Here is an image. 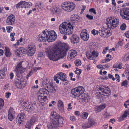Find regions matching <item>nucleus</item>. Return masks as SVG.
I'll list each match as a JSON object with an SVG mask.
<instances>
[{
  "label": "nucleus",
  "mask_w": 129,
  "mask_h": 129,
  "mask_svg": "<svg viewBox=\"0 0 129 129\" xmlns=\"http://www.w3.org/2000/svg\"><path fill=\"white\" fill-rule=\"evenodd\" d=\"M70 49L69 45L63 43L59 48L57 46H55L47 48L46 50V54L50 60L56 61L60 58H63Z\"/></svg>",
  "instance_id": "f257e3e1"
},
{
  "label": "nucleus",
  "mask_w": 129,
  "mask_h": 129,
  "mask_svg": "<svg viewBox=\"0 0 129 129\" xmlns=\"http://www.w3.org/2000/svg\"><path fill=\"white\" fill-rule=\"evenodd\" d=\"M119 20L117 18L111 17L107 18L106 23L107 27H103L99 31L93 29L91 33L94 36L98 35L99 33L100 36L102 37H108L111 34V28L113 29L117 27L119 23Z\"/></svg>",
  "instance_id": "f03ea898"
},
{
  "label": "nucleus",
  "mask_w": 129,
  "mask_h": 129,
  "mask_svg": "<svg viewBox=\"0 0 129 129\" xmlns=\"http://www.w3.org/2000/svg\"><path fill=\"white\" fill-rule=\"evenodd\" d=\"M70 21L68 23H62L59 26L60 33L64 35H70L73 33V26L77 23L79 19V16L75 14L71 16Z\"/></svg>",
  "instance_id": "7ed1b4c3"
},
{
  "label": "nucleus",
  "mask_w": 129,
  "mask_h": 129,
  "mask_svg": "<svg viewBox=\"0 0 129 129\" xmlns=\"http://www.w3.org/2000/svg\"><path fill=\"white\" fill-rule=\"evenodd\" d=\"M22 62H20L17 64L14 71L16 73V77L15 79V84L17 87L20 89L23 88L26 85L25 82L21 81L22 74L24 69L22 66Z\"/></svg>",
  "instance_id": "20e7f679"
},
{
  "label": "nucleus",
  "mask_w": 129,
  "mask_h": 129,
  "mask_svg": "<svg viewBox=\"0 0 129 129\" xmlns=\"http://www.w3.org/2000/svg\"><path fill=\"white\" fill-rule=\"evenodd\" d=\"M57 37V34L54 31H49L47 30H45L38 35L37 39L38 41L41 42L47 41L50 42L54 41Z\"/></svg>",
  "instance_id": "39448f33"
},
{
  "label": "nucleus",
  "mask_w": 129,
  "mask_h": 129,
  "mask_svg": "<svg viewBox=\"0 0 129 129\" xmlns=\"http://www.w3.org/2000/svg\"><path fill=\"white\" fill-rule=\"evenodd\" d=\"M111 94L110 89L108 86L104 85H100L96 94L97 97L101 99H106Z\"/></svg>",
  "instance_id": "423d86ee"
},
{
  "label": "nucleus",
  "mask_w": 129,
  "mask_h": 129,
  "mask_svg": "<svg viewBox=\"0 0 129 129\" xmlns=\"http://www.w3.org/2000/svg\"><path fill=\"white\" fill-rule=\"evenodd\" d=\"M51 115L52 117V124L55 127H62L63 125V122L64 120L63 117L59 115H56L55 112L54 111L51 112Z\"/></svg>",
  "instance_id": "0eeeda50"
},
{
  "label": "nucleus",
  "mask_w": 129,
  "mask_h": 129,
  "mask_svg": "<svg viewBox=\"0 0 129 129\" xmlns=\"http://www.w3.org/2000/svg\"><path fill=\"white\" fill-rule=\"evenodd\" d=\"M85 91V89L82 86H79L72 89L70 93L72 97L76 98L79 97Z\"/></svg>",
  "instance_id": "6e6552de"
},
{
  "label": "nucleus",
  "mask_w": 129,
  "mask_h": 129,
  "mask_svg": "<svg viewBox=\"0 0 129 129\" xmlns=\"http://www.w3.org/2000/svg\"><path fill=\"white\" fill-rule=\"evenodd\" d=\"M62 9L64 11L70 12L75 9V5L72 2H64L62 5Z\"/></svg>",
  "instance_id": "1a4fd4ad"
},
{
  "label": "nucleus",
  "mask_w": 129,
  "mask_h": 129,
  "mask_svg": "<svg viewBox=\"0 0 129 129\" xmlns=\"http://www.w3.org/2000/svg\"><path fill=\"white\" fill-rule=\"evenodd\" d=\"M81 96L78 100L81 104H85L90 101V96L88 94L84 93Z\"/></svg>",
  "instance_id": "9d476101"
},
{
  "label": "nucleus",
  "mask_w": 129,
  "mask_h": 129,
  "mask_svg": "<svg viewBox=\"0 0 129 129\" xmlns=\"http://www.w3.org/2000/svg\"><path fill=\"white\" fill-rule=\"evenodd\" d=\"M26 53L29 56H32L35 53L36 50V46L34 44H30L27 48Z\"/></svg>",
  "instance_id": "9b49d317"
},
{
  "label": "nucleus",
  "mask_w": 129,
  "mask_h": 129,
  "mask_svg": "<svg viewBox=\"0 0 129 129\" xmlns=\"http://www.w3.org/2000/svg\"><path fill=\"white\" fill-rule=\"evenodd\" d=\"M120 14L123 19L129 20V8H125L121 9Z\"/></svg>",
  "instance_id": "f8f14e48"
},
{
  "label": "nucleus",
  "mask_w": 129,
  "mask_h": 129,
  "mask_svg": "<svg viewBox=\"0 0 129 129\" xmlns=\"http://www.w3.org/2000/svg\"><path fill=\"white\" fill-rule=\"evenodd\" d=\"M94 120L91 119H88L87 122L82 124V126L83 129H86L92 127L95 124Z\"/></svg>",
  "instance_id": "ddd939ff"
},
{
  "label": "nucleus",
  "mask_w": 129,
  "mask_h": 129,
  "mask_svg": "<svg viewBox=\"0 0 129 129\" xmlns=\"http://www.w3.org/2000/svg\"><path fill=\"white\" fill-rule=\"evenodd\" d=\"M70 34V35L69 37V38L71 42L73 44H76L79 42L80 38L79 36L75 34H74L72 35Z\"/></svg>",
  "instance_id": "4468645a"
},
{
  "label": "nucleus",
  "mask_w": 129,
  "mask_h": 129,
  "mask_svg": "<svg viewBox=\"0 0 129 129\" xmlns=\"http://www.w3.org/2000/svg\"><path fill=\"white\" fill-rule=\"evenodd\" d=\"M25 117L24 114L21 113L17 116L16 119V122L19 125H21L22 122L24 121Z\"/></svg>",
  "instance_id": "2eb2a0df"
},
{
  "label": "nucleus",
  "mask_w": 129,
  "mask_h": 129,
  "mask_svg": "<svg viewBox=\"0 0 129 129\" xmlns=\"http://www.w3.org/2000/svg\"><path fill=\"white\" fill-rule=\"evenodd\" d=\"M15 17L14 15L11 14L7 17L6 22L8 25H12L15 24Z\"/></svg>",
  "instance_id": "dca6fc26"
},
{
  "label": "nucleus",
  "mask_w": 129,
  "mask_h": 129,
  "mask_svg": "<svg viewBox=\"0 0 129 129\" xmlns=\"http://www.w3.org/2000/svg\"><path fill=\"white\" fill-rule=\"evenodd\" d=\"M21 104L25 108H26L28 111L31 109L33 107L32 103L29 101H26L23 100L21 102Z\"/></svg>",
  "instance_id": "f3484780"
},
{
  "label": "nucleus",
  "mask_w": 129,
  "mask_h": 129,
  "mask_svg": "<svg viewBox=\"0 0 129 129\" xmlns=\"http://www.w3.org/2000/svg\"><path fill=\"white\" fill-rule=\"evenodd\" d=\"M81 38L83 40L87 41L89 38V35L87 33V31L86 29L82 30L80 34Z\"/></svg>",
  "instance_id": "a211bd4d"
},
{
  "label": "nucleus",
  "mask_w": 129,
  "mask_h": 129,
  "mask_svg": "<svg viewBox=\"0 0 129 129\" xmlns=\"http://www.w3.org/2000/svg\"><path fill=\"white\" fill-rule=\"evenodd\" d=\"M15 113L13 108L10 107L9 110L8 114V118L10 121H12L14 119Z\"/></svg>",
  "instance_id": "6ab92c4d"
},
{
  "label": "nucleus",
  "mask_w": 129,
  "mask_h": 129,
  "mask_svg": "<svg viewBox=\"0 0 129 129\" xmlns=\"http://www.w3.org/2000/svg\"><path fill=\"white\" fill-rule=\"evenodd\" d=\"M49 91L45 88L40 89L37 93V95L47 96L49 95Z\"/></svg>",
  "instance_id": "aec40b11"
},
{
  "label": "nucleus",
  "mask_w": 129,
  "mask_h": 129,
  "mask_svg": "<svg viewBox=\"0 0 129 129\" xmlns=\"http://www.w3.org/2000/svg\"><path fill=\"white\" fill-rule=\"evenodd\" d=\"M38 98L39 102L42 105H45L48 102L47 96L37 95Z\"/></svg>",
  "instance_id": "412c9836"
},
{
  "label": "nucleus",
  "mask_w": 129,
  "mask_h": 129,
  "mask_svg": "<svg viewBox=\"0 0 129 129\" xmlns=\"http://www.w3.org/2000/svg\"><path fill=\"white\" fill-rule=\"evenodd\" d=\"M26 50L25 48L23 47H20L16 50V55L18 57H21L23 54H24Z\"/></svg>",
  "instance_id": "4be33fe9"
},
{
  "label": "nucleus",
  "mask_w": 129,
  "mask_h": 129,
  "mask_svg": "<svg viewBox=\"0 0 129 129\" xmlns=\"http://www.w3.org/2000/svg\"><path fill=\"white\" fill-rule=\"evenodd\" d=\"M76 51L74 50H70L68 55L67 59L69 60L74 58L77 55Z\"/></svg>",
  "instance_id": "5701e85b"
},
{
  "label": "nucleus",
  "mask_w": 129,
  "mask_h": 129,
  "mask_svg": "<svg viewBox=\"0 0 129 129\" xmlns=\"http://www.w3.org/2000/svg\"><path fill=\"white\" fill-rule=\"evenodd\" d=\"M66 74L60 72L58 73L57 74V76L58 77V78L62 81L66 83H68V82L66 79Z\"/></svg>",
  "instance_id": "b1692460"
},
{
  "label": "nucleus",
  "mask_w": 129,
  "mask_h": 129,
  "mask_svg": "<svg viewBox=\"0 0 129 129\" xmlns=\"http://www.w3.org/2000/svg\"><path fill=\"white\" fill-rule=\"evenodd\" d=\"M6 70L7 69L5 67L0 70V79H2L5 78V72Z\"/></svg>",
  "instance_id": "393cba45"
},
{
  "label": "nucleus",
  "mask_w": 129,
  "mask_h": 129,
  "mask_svg": "<svg viewBox=\"0 0 129 129\" xmlns=\"http://www.w3.org/2000/svg\"><path fill=\"white\" fill-rule=\"evenodd\" d=\"M32 3L30 2H26L25 1L23 4L21 6L22 8H29L32 6Z\"/></svg>",
  "instance_id": "a878e982"
},
{
  "label": "nucleus",
  "mask_w": 129,
  "mask_h": 129,
  "mask_svg": "<svg viewBox=\"0 0 129 129\" xmlns=\"http://www.w3.org/2000/svg\"><path fill=\"white\" fill-rule=\"evenodd\" d=\"M58 106L59 110L61 111L64 110V105L62 101L60 100L58 101Z\"/></svg>",
  "instance_id": "bb28decb"
},
{
  "label": "nucleus",
  "mask_w": 129,
  "mask_h": 129,
  "mask_svg": "<svg viewBox=\"0 0 129 129\" xmlns=\"http://www.w3.org/2000/svg\"><path fill=\"white\" fill-rule=\"evenodd\" d=\"M5 56L7 57H9L10 56L11 53L10 51V50L9 48L6 47L5 48Z\"/></svg>",
  "instance_id": "cd10ccee"
},
{
  "label": "nucleus",
  "mask_w": 129,
  "mask_h": 129,
  "mask_svg": "<svg viewBox=\"0 0 129 129\" xmlns=\"http://www.w3.org/2000/svg\"><path fill=\"white\" fill-rule=\"evenodd\" d=\"M106 105L105 104H102V105L98 106L96 108V111L99 112L100 111L102 110H103L105 107Z\"/></svg>",
  "instance_id": "c85d7f7f"
},
{
  "label": "nucleus",
  "mask_w": 129,
  "mask_h": 129,
  "mask_svg": "<svg viewBox=\"0 0 129 129\" xmlns=\"http://www.w3.org/2000/svg\"><path fill=\"white\" fill-rule=\"evenodd\" d=\"M86 55L87 58L88 59L93 60V56L92 53L90 52H88L86 53Z\"/></svg>",
  "instance_id": "c756f323"
},
{
  "label": "nucleus",
  "mask_w": 129,
  "mask_h": 129,
  "mask_svg": "<svg viewBox=\"0 0 129 129\" xmlns=\"http://www.w3.org/2000/svg\"><path fill=\"white\" fill-rule=\"evenodd\" d=\"M88 115V114L87 113L84 112L80 115V117L81 118L85 119L87 118Z\"/></svg>",
  "instance_id": "7c9ffc66"
},
{
  "label": "nucleus",
  "mask_w": 129,
  "mask_h": 129,
  "mask_svg": "<svg viewBox=\"0 0 129 129\" xmlns=\"http://www.w3.org/2000/svg\"><path fill=\"white\" fill-rule=\"evenodd\" d=\"M38 121V119L37 117H33L29 121L32 123L33 125H34V123L37 122Z\"/></svg>",
  "instance_id": "2f4dec72"
},
{
  "label": "nucleus",
  "mask_w": 129,
  "mask_h": 129,
  "mask_svg": "<svg viewBox=\"0 0 129 129\" xmlns=\"http://www.w3.org/2000/svg\"><path fill=\"white\" fill-rule=\"evenodd\" d=\"M53 11L54 13L57 14H58L60 11V10L57 7L54 6L53 7Z\"/></svg>",
  "instance_id": "473e14b6"
},
{
  "label": "nucleus",
  "mask_w": 129,
  "mask_h": 129,
  "mask_svg": "<svg viewBox=\"0 0 129 129\" xmlns=\"http://www.w3.org/2000/svg\"><path fill=\"white\" fill-rule=\"evenodd\" d=\"M33 125L29 121H28L25 125V127L26 128L28 129H30L31 126Z\"/></svg>",
  "instance_id": "72a5a7b5"
},
{
  "label": "nucleus",
  "mask_w": 129,
  "mask_h": 129,
  "mask_svg": "<svg viewBox=\"0 0 129 129\" xmlns=\"http://www.w3.org/2000/svg\"><path fill=\"white\" fill-rule=\"evenodd\" d=\"M4 104V100L2 98H0V111L2 109Z\"/></svg>",
  "instance_id": "f704fd0d"
},
{
  "label": "nucleus",
  "mask_w": 129,
  "mask_h": 129,
  "mask_svg": "<svg viewBox=\"0 0 129 129\" xmlns=\"http://www.w3.org/2000/svg\"><path fill=\"white\" fill-rule=\"evenodd\" d=\"M74 63L76 66H80L82 64L81 60L79 59L76 60L75 61Z\"/></svg>",
  "instance_id": "c9c22d12"
},
{
  "label": "nucleus",
  "mask_w": 129,
  "mask_h": 129,
  "mask_svg": "<svg viewBox=\"0 0 129 129\" xmlns=\"http://www.w3.org/2000/svg\"><path fill=\"white\" fill-rule=\"evenodd\" d=\"M128 85V81L127 80H124L121 83V85L122 86H124L127 87Z\"/></svg>",
  "instance_id": "e433bc0d"
},
{
  "label": "nucleus",
  "mask_w": 129,
  "mask_h": 129,
  "mask_svg": "<svg viewBox=\"0 0 129 129\" xmlns=\"http://www.w3.org/2000/svg\"><path fill=\"white\" fill-rule=\"evenodd\" d=\"M24 2L25 1H22L16 4V8L17 9L20 8L21 6L22 5Z\"/></svg>",
  "instance_id": "4c0bfd02"
},
{
  "label": "nucleus",
  "mask_w": 129,
  "mask_h": 129,
  "mask_svg": "<svg viewBox=\"0 0 129 129\" xmlns=\"http://www.w3.org/2000/svg\"><path fill=\"white\" fill-rule=\"evenodd\" d=\"M126 27V26L125 23H123L120 26V29L122 30H125Z\"/></svg>",
  "instance_id": "58836bf2"
},
{
  "label": "nucleus",
  "mask_w": 129,
  "mask_h": 129,
  "mask_svg": "<svg viewBox=\"0 0 129 129\" xmlns=\"http://www.w3.org/2000/svg\"><path fill=\"white\" fill-rule=\"evenodd\" d=\"M93 56L95 57H97L98 55V53L96 51H94L92 52Z\"/></svg>",
  "instance_id": "ea45409f"
},
{
  "label": "nucleus",
  "mask_w": 129,
  "mask_h": 129,
  "mask_svg": "<svg viewBox=\"0 0 129 129\" xmlns=\"http://www.w3.org/2000/svg\"><path fill=\"white\" fill-rule=\"evenodd\" d=\"M13 28V27L10 26H7L6 27V30L8 33H9L11 32L12 29Z\"/></svg>",
  "instance_id": "a19ab883"
},
{
  "label": "nucleus",
  "mask_w": 129,
  "mask_h": 129,
  "mask_svg": "<svg viewBox=\"0 0 129 129\" xmlns=\"http://www.w3.org/2000/svg\"><path fill=\"white\" fill-rule=\"evenodd\" d=\"M128 114V111L127 110H125L124 112V114L122 115V116L124 118H126Z\"/></svg>",
  "instance_id": "79ce46f5"
},
{
  "label": "nucleus",
  "mask_w": 129,
  "mask_h": 129,
  "mask_svg": "<svg viewBox=\"0 0 129 129\" xmlns=\"http://www.w3.org/2000/svg\"><path fill=\"white\" fill-rule=\"evenodd\" d=\"M111 56L109 54L106 55V57L105 58V59L106 61H109L111 60Z\"/></svg>",
  "instance_id": "37998d69"
},
{
  "label": "nucleus",
  "mask_w": 129,
  "mask_h": 129,
  "mask_svg": "<svg viewBox=\"0 0 129 129\" xmlns=\"http://www.w3.org/2000/svg\"><path fill=\"white\" fill-rule=\"evenodd\" d=\"M89 11L90 12L93 13L95 14H96V10L94 8H92L89 9Z\"/></svg>",
  "instance_id": "c03bdc74"
},
{
  "label": "nucleus",
  "mask_w": 129,
  "mask_h": 129,
  "mask_svg": "<svg viewBox=\"0 0 129 129\" xmlns=\"http://www.w3.org/2000/svg\"><path fill=\"white\" fill-rule=\"evenodd\" d=\"M115 77L116 78V80L117 81L119 82L120 81V77L118 74H115Z\"/></svg>",
  "instance_id": "a18cd8bd"
},
{
  "label": "nucleus",
  "mask_w": 129,
  "mask_h": 129,
  "mask_svg": "<svg viewBox=\"0 0 129 129\" xmlns=\"http://www.w3.org/2000/svg\"><path fill=\"white\" fill-rule=\"evenodd\" d=\"M103 115L105 118H108L110 116V113H109L105 112Z\"/></svg>",
  "instance_id": "49530a36"
},
{
  "label": "nucleus",
  "mask_w": 129,
  "mask_h": 129,
  "mask_svg": "<svg viewBox=\"0 0 129 129\" xmlns=\"http://www.w3.org/2000/svg\"><path fill=\"white\" fill-rule=\"evenodd\" d=\"M81 69H79L75 71V73L78 75H80L81 74Z\"/></svg>",
  "instance_id": "de8ad7c7"
},
{
  "label": "nucleus",
  "mask_w": 129,
  "mask_h": 129,
  "mask_svg": "<svg viewBox=\"0 0 129 129\" xmlns=\"http://www.w3.org/2000/svg\"><path fill=\"white\" fill-rule=\"evenodd\" d=\"M103 65H102L101 64L98 65L97 66V67L98 69L101 70H103L104 69H105V68L104 67Z\"/></svg>",
  "instance_id": "09e8293b"
},
{
  "label": "nucleus",
  "mask_w": 129,
  "mask_h": 129,
  "mask_svg": "<svg viewBox=\"0 0 129 129\" xmlns=\"http://www.w3.org/2000/svg\"><path fill=\"white\" fill-rule=\"evenodd\" d=\"M86 17L89 20H91L93 19V17L92 15H90L89 14H87L86 15Z\"/></svg>",
  "instance_id": "8fccbe9b"
},
{
  "label": "nucleus",
  "mask_w": 129,
  "mask_h": 129,
  "mask_svg": "<svg viewBox=\"0 0 129 129\" xmlns=\"http://www.w3.org/2000/svg\"><path fill=\"white\" fill-rule=\"evenodd\" d=\"M4 88L6 90H8L10 89V87L9 86V84H6L4 86Z\"/></svg>",
  "instance_id": "3c124183"
},
{
  "label": "nucleus",
  "mask_w": 129,
  "mask_h": 129,
  "mask_svg": "<svg viewBox=\"0 0 129 129\" xmlns=\"http://www.w3.org/2000/svg\"><path fill=\"white\" fill-rule=\"evenodd\" d=\"M50 92L52 93H54L56 91V90L55 89L54 87H51L50 90Z\"/></svg>",
  "instance_id": "603ef678"
},
{
  "label": "nucleus",
  "mask_w": 129,
  "mask_h": 129,
  "mask_svg": "<svg viewBox=\"0 0 129 129\" xmlns=\"http://www.w3.org/2000/svg\"><path fill=\"white\" fill-rule=\"evenodd\" d=\"M48 127L49 129H53V128H58L55 127L53 125H52L51 124H50V125L49 124L48 125Z\"/></svg>",
  "instance_id": "864d4df0"
},
{
  "label": "nucleus",
  "mask_w": 129,
  "mask_h": 129,
  "mask_svg": "<svg viewBox=\"0 0 129 129\" xmlns=\"http://www.w3.org/2000/svg\"><path fill=\"white\" fill-rule=\"evenodd\" d=\"M117 68L121 69L122 68V64L121 63H117Z\"/></svg>",
  "instance_id": "5fc2aeb1"
},
{
  "label": "nucleus",
  "mask_w": 129,
  "mask_h": 129,
  "mask_svg": "<svg viewBox=\"0 0 129 129\" xmlns=\"http://www.w3.org/2000/svg\"><path fill=\"white\" fill-rule=\"evenodd\" d=\"M58 78V77L57 76V74L54 77V79L55 81H56V83L58 84L59 83V80L57 79Z\"/></svg>",
  "instance_id": "6e6d98bb"
},
{
  "label": "nucleus",
  "mask_w": 129,
  "mask_h": 129,
  "mask_svg": "<svg viewBox=\"0 0 129 129\" xmlns=\"http://www.w3.org/2000/svg\"><path fill=\"white\" fill-rule=\"evenodd\" d=\"M108 76L109 78V79H112V80L114 81L115 80V78L114 77H113V76L112 75H111L110 74H109L108 75Z\"/></svg>",
  "instance_id": "4d7b16f0"
},
{
  "label": "nucleus",
  "mask_w": 129,
  "mask_h": 129,
  "mask_svg": "<svg viewBox=\"0 0 129 129\" xmlns=\"http://www.w3.org/2000/svg\"><path fill=\"white\" fill-rule=\"evenodd\" d=\"M126 76L128 80L129 81V70H127L125 72Z\"/></svg>",
  "instance_id": "13d9d810"
},
{
  "label": "nucleus",
  "mask_w": 129,
  "mask_h": 129,
  "mask_svg": "<svg viewBox=\"0 0 129 129\" xmlns=\"http://www.w3.org/2000/svg\"><path fill=\"white\" fill-rule=\"evenodd\" d=\"M124 118L121 116L118 118V121L119 122L121 121L124 120Z\"/></svg>",
  "instance_id": "bf43d9fd"
},
{
  "label": "nucleus",
  "mask_w": 129,
  "mask_h": 129,
  "mask_svg": "<svg viewBox=\"0 0 129 129\" xmlns=\"http://www.w3.org/2000/svg\"><path fill=\"white\" fill-rule=\"evenodd\" d=\"M5 94L6 95L5 97L6 98H9L11 94L10 92H6V93Z\"/></svg>",
  "instance_id": "052dcab7"
},
{
  "label": "nucleus",
  "mask_w": 129,
  "mask_h": 129,
  "mask_svg": "<svg viewBox=\"0 0 129 129\" xmlns=\"http://www.w3.org/2000/svg\"><path fill=\"white\" fill-rule=\"evenodd\" d=\"M70 120L73 121H75L76 120L75 117L74 116H70Z\"/></svg>",
  "instance_id": "680f3d73"
},
{
  "label": "nucleus",
  "mask_w": 129,
  "mask_h": 129,
  "mask_svg": "<svg viewBox=\"0 0 129 129\" xmlns=\"http://www.w3.org/2000/svg\"><path fill=\"white\" fill-rule=\"evenodd\" d=\"M125 35L127 38H129V31L126 32L125 33Z\"/></svg>",
  "instance_id": "e2e57ef3"
},
{
  "label": "nucleus",
  "mask_w": 129,
  "mask_h": 129,
  "mask_svg": "<svg viewBox=\"0 0 129 129\" xmlns=\"http://www.w3.org/2000/svg\"><path fill=\"white\" fill-rule=\"evenodd\" d=\"M20 44V43L19 42L17 41V42L15 44L13 45V46L17 48L18 45Z\"/></svg>",
  "instance_id": "0e129e2a"
},
{
  "label": "nucleus",
  "mask_w": 129,
  "mask_h": 129,
  "mask_svg": "<svg viewBox=\"0 0 129 129\" xmlns=\"http://www.w3.org/2000/svg\"><path fill=\"white\" fill-rule=\"evenodd\" d=\"M75 115L77 116H79L80 114V112L78 111H75Z\"/></svg>",
  "instance_id": "69168bd1"
},
{
  "label": "nucleus",
  "mask_w": 129,
  "mask_h": 129,
  "mask_svg": "<svg viewBox=\"0 0 129 129\" xmlns=\"http://www.w3.org/2000/svg\"><path fill=\"white\" fill-rule=\"evenodd\" d=\"M10 78L11 79H12L13 78L14 76V74L12 72L10 74Z\"/></svg>",
  "instance_id": "338daca9"
},
{
  "label": "nucleus",
  "mask_w": 129,
  "mask_h": 129,
  "mask_svg": "<svg viewBox=\"0 0 129 129\" xmlns=\"http://www.w3.org/2000/svg\"><path fill=\"white\" fill-rule=\"evenodd\" d=\"M125 48L127 49H129V43H127L125 45Z\"/></svg>",
  "instance_id": "774afa93"
}]
</instances>
